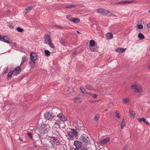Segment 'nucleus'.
Here are the masks:
<instances>
[{"mask_svg": "<svg viewBox=\"0 0 150 150\" xmlns=\"http://www.w3.org/2000/svg\"><path fill=\"white\" fill-rule=\"evenodd\" d=\"M50 127L49 125L42 123L41 125H38L37 130L40 134L46 133L50 130Z\"/></svg>", "mask_w": 150, "mask_h": 150, "instance_id": "f257e3e1", "label": "nucleus"}, {"mask_svg": "<svg viewBox=\"0 0 150 150\" xmlns=\"http://www.w3.org/2000/svg\"><path fill=\"white\" fill-rule=\"evenodd\" d=\"M66 135L69 140H72L77 136V132L74 129H72L70 132L66 133Z\"/></svg>", "mask_w": 150, "mask_h": 150, "instance_id": "f03ea898", "label": "nucleus"}, {"mask_svg": "<svg viewBox=\"0 0 150 150\" xmlns=\"http://www.w3.org/2000/svg\"><path fill=\"white\" fill-rule=\"evenodd\" d=\"M97 11L98 13L105 16H111L112 13L110 11L108 10H104L103 8H99L97 9Z\"/></svg>", "mask_w": 150, "mask_h": 150, "instance_id": "7ed1b4c3", "label": "nucleus"}, {"mask_svg": "<svg viewBox=\"0 0 150 150\" xmlns=\"http://www.w3.org/2000/svg\"><path fill=\"white\" fill-rule=\"evenodd\" d=\"M80 141L85 145H87L89 143V139L86 135L83 134L80 137Z\"/></svg>", "mask_w": 150, "mask_h": 150, "instance_id": "20e7f679", "label": "nucleus"}, {"mask_svg": "<svg viewBox=\"0 0 150 150\" xmlns=\"http://www.w3.org/2000/svg\"><path fill=\"white\" fill-rule=\"evenodd\" d=\"M131 87L135 92H140L142 91L141 86L137 83L132 84L131 86Z\"/></svg>", "mask_w": 150, "mask_h": 150, "instance_id": "39448f33", "label": "nucleus"}, {"mask_svg": "<svg viewBox=\"0 0 150 150\" xmlns=\"http://www.w3.org/2000/svg\"><path fill=\"white\" fill-rule=\"evenodd\" d=\"M54 116V115L52 113L47 111H46L44 114V116L45 118L48 120L52 119Z\"/></svg>", "mask_w": 150, "mask_h": 150, "instance_id": "423d86ee", "label": "nucleus"}, {"mask_svg": "<svg viewBox=\"0 0 150 150\" xmlns=\"http://www.w3.org/2000/svg\"><path fill=\"white\" fill-rule=\"evenodd\" d=\"M48 139L50 142L52 143V146H53V144L52 142H53L54 143L57 145L59 144L60 143L59 139L55 137H49Z\"/></svg>", "mask_w": 150, "mask_h": 150, "instance_id": "0eeeda50", "label": "nucleus"}, {"mask_svg": "<svg viewBox=\"0 0 150 150\" xmlns=\"http://www.w3.org/2000/svg\"><path fill=\"white\" fill-rule=\"evenodd\" d=\"M38 58L37 54L34 52H31L30 53V59L31 60L35 61Z\"/></svg>", "mask_w": 150, "mask_h": 150, "instance_id": "6e6552de", "label": "nucleus"}, {"mask_svg": "<svg viewBox=\"0 0 150 150\" xmlns=\"http://www.w3.org/2000/svg\"><path fill=\"white\" fill-rule=\"evenodd\" d=\"M74 144L76 147V148L77 149H80L83 146H82V143L81 142L78 140H76L74 141Z\"/></svg>", "mask_w": 150, "mask_h": 150, "instance_id": "1a4fd4ad", "label": "nucleus"}, {"mask_svg": "<svg viewBox=\"0 0 150 150\" xmlns=\"http://www.w3.org/2000/svg\"><path fill=\"white\" fill-rule=\"evenodd\" d=\"M57 117L62 121H64L67 120V118L62 113H59L58 114Z\"/></svg>", "mask_w": 150, "mask_h": 150, "instance_id": "9d476101", "label": "nucleus"}, {"mask_svg": "<svg viewBox=\"0 0 150 150\" xmlns=\"http://www.w3.org/2000/svg\"><path fill=\"white\" fill-rule=\"evenodd\" d=\"M137 120L139 122H144L147 125H149L150 124L149 122L146 120V118L144 117L137 118Z\"/></svg>", "mask_w": 150, "mask_h": 150, "instance_id": "9b49d317", "label": "nucleus"}, {"mask_svg": "<svg viewBox=\"0 0 150 150\" xmlns=\"http://www.w3.org/2000/svg\"><path fill=\"white\" fill-rule=\"evenodd\" d=\"M36 62L35 61L31 60L28 63V64L31 68H34L36 66Z\"/></svg>", "mask_w": 150, "mask_h": 150, "instance_id": "f8f14e48", "label": "nucleus"}, {"mask_svg": "<svg viewBox=\"0 0 150 150\" xmlns=\"http://www.w3.org/2000/svg\"><path fill=\"white\" fill-rule=\"evenodd\" d=\"M13 72V74L16 75L19 73L21 71V69L20 66L17 67L15 69L12 71Z\"/></svg>", "mask_w": 150, "mask_h": 150, "instance_id": "ddd939ff", "label": "nucleus"}, {"mask_svg": "<svg viewBox=\"0 0 150 150\" xmlns=\"http://www.w3.org/2000/svg\"><path fill=\"white\" fill-rule=\"evenodd\" d=\"M0 41H4L7 43H10V42L8 40V37L6 36H4L2 38L1 37Z\"/></svg>", "mask_w": 150, "mask_h": 150, "instance_id": "4468645a", "label": "nucleus"}, {"mask_svg": "<svg viewBox=\"0 0 150 150\" xmlns=\"http://www.w3.org/2000/svg\"><path fill=\"white\" fill-rule=\"evenodd\" d=\"M110 139L109 138H107L103 140H100L99 143L101 144H104L108 142L109 141Z\"/></svg>", "mask_w": 150, "mask_h": 150, "instance_id": "2eb2a0df", "label": "nucleus"}, {"mask_svg": "<svg viewBox=\"0 0 150 150\" xmlns=\"http://www.w3.org/2000/svg\"><path fill=\"white\" fill-rule=\"evenodd\" d=\"M129 112L131 117L134 119L136 116V114L131 109H130L129 110Z\"/></svg>", "mask_w": 150, "mask_h": 150, "instance_id": "dca6fc26", "label": "nucleus"}, {"mask_svg": "<svg viewBox=\"0 0 150 150\" xmlns=\"http://www.w3.org/2000/svg\"><path fill=\"white\" fill-rule=\"evenodd\" d=\"M45 38L46 43H48L51 41L50 36L49 35H46Z\"/></svg>", "mask_w": 150, "mask_h": 150, "instance_id": "f3484780", "label": "nucleus"}, {"mask_svg": "<svg viewBox=\"0 0 150 150\" xmlns=\"http://www.w3.org/2000/svg\"><path fill=\"white\" fill-rule=\"evenodd\" d=\"M53 112L54 114H59V113H60V110L59 109L56 108H54L53 109Z\"/></svg>", "mask_w": 150, "mask_h": 150, "instance_id": "a211bd4d", "label": "nucleus"}, {"mask_svg": "<svg viewBox=\"0 0 150 150\" xmlns=\"http://www.w3.org/2000/svg\"><path fill=\"white\" fill-rule=\"evenodd\" d=\"M105 37L106 39L109 40L112 38L113 35L112 33H108L106 34Z\"/></svg>", "mask_w": 150, "mask_h": 150, "instance_id": "6ab92c4d", "label": "nucleus"}, {"mask_svg": "<svg viewBox=\"0 0 150 150\" xmlns=\"http://www.w3.org/2000/svg\"><path fill=\"white\" fill-rule=\"evenodd\" d=\"M126 48H119L116 50V51L119 53H123L125 52Z\"/></svg>", "mask_w": 150, "mask_h": 150, "instance_id": "aec40b11", "label": "nucleus"}, {"mask_svg": "<svg viewBox=\"0 0 150 150\" xmlns=\"http://www.w3.org/2000/svg\"><path fill=\"white\" fill-rule=\"evenodd\" d=\"M132 2L131 1H121L120 2H118L117 3V4H121V5H123L124 4H128Z\"/></svg>", "mask_w": 150, "mask_h": 150, "instance_id": "412c9836", "label": "nucleus"}, {"mask_svg": "<svg viewBox=\"0 0 150 150\" xmlns=\"http://www.w3.org/2000/svg\"><path fill=\"white\" fill-rule=\"evenodd\" d=\"M69 20L75 23L79 22L80 21V20L78 18H72V19H69Z\"/></svg>", "mask_w": 150, "mask_h": 150, "instance_id": "4be33fe9", "label": "nucleus"}, {"mask_svg": "<svg viewBox=\"0 0 150 150\" xmlns=\"http://www.w3.org/2000/svg\"><path fill=\"white\" fill-rule=\"evenodd\" d=\"M13 74V72L12 71H10L7 74V80H9L11 77V75Z\"/></svg>", "mask_w": 150, "mask_h": 150, "instance_id": "5701e85b", "label": "nucleus"}, {"mask_svg": "<svg viewBox=\"0 0 150 150\" xmlns=\"http://www.w3.org/2000/svg\"><path fill=\"white\" fill-rule=\"evenodd\" d=\"M138 38L140 40H142L145 38L144 35L141 33H139L138 35Z\"/></svg>", "mask_w": 150, "mask_h": 150, "instance_id": "b1692460", "label": "nucleus"}, {"mask_svg": "<svg viewBox=\"0 0 150 150\" xmlns=\"http://www.w3.org/2000/svg\"><path fill=\"white\" fill-rule=\"evenodd\" d=\"M123 102L127 104L129 102V98H124L123 99Z\"/></svg>", "mask_w": 150, "mask_h": 150, "instance_id": "393cba45", "label": "nucleus"}, {"mask_svg": "<svg viewBox=\"0 0 150 150\" xmlns=\"http://www.w3.org/2000/svg\"><path fill=\"white\" fill-rule=\"evenodd\" d=\"M28 59L26 56H24L22 58V61L21 62L20 65H21L24 62H25Z\"/></svg>", "mask_w": 150, "mask_h": 150, "instance_id": "a878e982", "label": "nucleus"}, {"mask_svg": "<svg viewBox=\"0 0 150 150\" xmlns=\"http://www.w3.org/2000/svg\"><path fill=\"white\" fill-rule=\"evenodd\" d=\"M32 8V6H30L26 8H25L24 10L25 12V13H28V11L31 10Z\"/></svg>", "mask_w": 150, "mask_h": 150, "instance_id": "bb28decb", "label": "nucleus"}, {"mask_svg": "<svg viewBox=\"0 0 150 150\" xmlns=\"http://www.w3.org/2000/svg\"><path fill=\"white\" fill-rule=\"evenodd\" d=\"M95 44V41L93 40H90L89 42V45L91 47H93Z\"/></svg>", "mask_w": 150, "mask_h": 150, "instance_id": "cd10ccee", "label": "nucleus"}, {"mask_svg": "<svg viewBox=\"0 0 150 150\" xmlns=\"http://www.w3.org/2000/svg\"><path fill=\"white\" fill-rule=\"evenodd\" d=\"M50 52L47 50H45V54L47 56H49L50 55Z\"/></svg>", "mask_w": 150, "mask_h": 150, "instance_id": "c85d7f7f", "label": "nucleus"}, {"mask_svg": "<svg viewBox=\"0 0 150 150\" xmlns=\"http://www.w3.org/2000/svg\"><path fill=\"white\" fill-rule=\"evenodd\" d=\"M125 126V120L124 119H123L122 122L121 123V128L122 129L123 127Z\"/></svg>", "mask_w": 150, "mask_h": 150, "instance_id": "c756f323", "label": "nucleus"}, {"mask_svg": "<svg viewBox=\"0 0 150 150\" xmlns=\"http://www.w3.org/2000/svg\"><path fill=\"white\" fill-rule=\"evenodd\" d=\"M97 47H90V49L91 51H97Z\"/></svg>", "mask_w": 150, "mask_h": 150, "instance_id": "7c9ffc66", "label": "nucleus"}, {"mask_svg": "<svg viewBox=\"0 0 150 150\" xmlns=\"http://www.w3.org/2000/svg\"><path fill=\"white\" fill-rule=\"evenodd\" d=\"M80 89L81 91V92L84 94H86L87 93V92L85 90L84 88L83 87H80Z\"/></svg>", "mask_w": 150, "mask_h": 150, "instance_id": "2f4dec72", "label": "nucleus"}, {"mask_svg": "<svg viewBox=\"0 0 150 150\" xmlns=\"http://www.w3.org/2000/svg\"><path fill=\"white\" fill-rule=\"evenodd\" d=\"M86 88L87 89L91 90L93 89V88L90 85H88L86 86Z\"/></svg>", "mask_w": 150, "mask_h": 150, "instance_id": "473e14b6", "label": "nucleus"}, {"mask_svg": "<svg viewBox=\"0 0 150 150\" xmlns=\"http://www.w3.org/2000/svg\"><path fill=\"white\" fill-rule=\"evenodd\" d=\"M52 48H54V44L51 42V41L47 43Z\"/></svg>", "mask_w": 150, "mask_h": 150, "instance_id": "72a5a7b5", "label": "nucleus"}, {"mask_svg": "<svg viewBox=\"0 0 150 150\" xmlns=\"http://www.w3.org/2000/svg\"><path fill=\"white\" fill-rule=\"evenodd\" d=\"M16 30L18 32H22L23 31V28L19 27L17 28H16Z\"/></svg>", "mask_w": 150, "mask_h": 150, "instance_id": "f704fd0d", "label": "nucleus"}, {"mask_svg": "<svg viewBox=\"0 0 150 150\" xmlns=\"http://www.w3.org/2000/svg\"><path fill=\"white\" fill-rule=\"evenodd\" d=\"M143 25L142 24H138L137 25V28L138 29H141L143 28Z\"/></svg>", "mask_w": 150, "mask_h": 150, "instance_id": "c9c22d12", "label": "nucleus"}, {"mask_svg": "<svg viewBox=\"0 0 150 150\" xmlns=\"http://www.w3.org/2000/svg\"><path fill=\"white\" fill-rule=\"evenodd\" d=\"M61 123V122L59 120H57L55 121V122H54V125H57L58 126H59V125Z\"/></svg>", "mask_w": 150, "mask_h": 150, "instance_id": "e433bc0d", "label": "nucleus"}, {"mask_svg": "<svg viewBox=\"0 0 150 150\" xmlns=\"http://www.w3.org/2000/svg\"><path fill=\"white\" fill-rule=\"evenodd\" d=\"M74 101L76 102H79L81 101V99L79 98H75L74 99Z\"/></svg>", "mask_w": 150, "mask_h": 150, "instance_id": "4c0bfd02", "label": "nucleus"}, {"mask_svg": "<svg viewBox=\"0 0 150 150\" xmlns=\"http://www.w3.org/2000/svg\"><path fill=\"white\" fill-rule=\"evenodd\" d=\"M54 27L59 29H62L64 27L63 26H61L58 25H54Z\"/></svg>", "mask_w": 150, "mask_h": 150, "instance_id": "58836bf2", "label": "nucleus"}, {"mask_svg": "<svg viewBox=\"0 0 150 150\" xmlns=\"http://www.w3.org/2000/svg\"><path fill=\"white\" fill-rule=\"evenodd\" d=\"M81 150H88V149L86 146H83L81 148Z\"/></svg>", "mask_w": 150, "mask_h": 150, "instance_id": "ea45409f", "label": "nucleus"}, {"mask_svg": "<svg viewBox=\"0 0 150 150\" xmlns=\"http://www.w3.org/2000/svg\"><path fill=\"white\" fill-rule=\"evenodd\" d=\"M8 68L7 67H5L3 70V72L5 73H6L8 72Z\"/></svg>", "mask_w": 150, "mask_h": 150, "instance_id": "a19ab883", "label": "nucleus"}, {"mask_svg": "<svg viewBox=\"0 0 150 150\" xmlns=\"http://www.w3.org/2000/svg\"><path fill=\"white\" fill-rule=\"evenodd\" d=\"M74 7V5L71 4L68 6H67L66 7V8H71Z\"/></svg>", "mask_w": 150, "mask_h": 150, "instance_id": "79ce46f5", "label": "nucleus"}, {"mask_svg": "<svg viewBox=\"0 0 150 150\" xmlns=\"http://www.w3.org/2000/svg\"><path fill=\"white\" fill-rule=\"evenodd\" d=\"M99 116L98 115H95V118H94L95 120L96 121L98 120L99 119Z\"/></svg>", "mask_w": 150, "mask_h": 150, "instance_id": "37998d69", "label": "nucleus"}, {"mask_svg": "<svg viewBox=\"0 0 150 150\" xmlns=\"http://www.w3.org/2000/svg\"><path fill=\"white\" fill-rule=\"evenodd\" d=\"M27 134L30 139L32 138V134L28 132L27 133Z\"/></svg>", "mask_w": 150, "mask_h": 150, "instance_id": "c03bdc74", "label": "nucleus"}, {"mask_svg": "<svg viewBox=\"0 0 150 150\" xmlns=\"http://www.w3.org/2000/svg\"><path fill=\"white\" fill-rule=\"evenodd\" d=\"M115 114H116V117L117 118H120V116L119 114L118 113H117V112H115Z\"/></svg>", "mask_w": 150, "mask_h": 150, "instance_id": "a18cd8bd", "label": "nucleus"}, {"mask_svg": "<svg viewBox=\"0 0 150 150\" xmlns=\"http://www.w3.org/2000/svg\"><path fill=\"white\" fill-rule=\"evenodd\" d=\"M92 95L94 98H96L97 97V95L96 94H92Z\"/></svg>", "mask_w": 150, "mask_h": 150, "instance_id": "49530a36", "label": "nucleus"}, {"mask_svg": "<svg viewBox=\"0 0 150 150\" xmlns=\"http://www.w3.org/2000/svg\"><path fill=\"white\" fill-rule=\"evenodd\" d=\"M8 27L11 29H12L14 28V27L13 26L11 25H9Z\"/></svg>", "mask_w": 150, "mask_h": 150, "instance_id": "de8ad7c7", "label": "nucleus"}, {"mask_svg": "<svg viewBox=\"0 0 150 150\" xmlns=\"http://www.w3.org/2000/svg\"><path fill=\"white\" fill-rule=\"evenodd\" d=\"M147 26L148 28L150 27V23H149L147 24Z\"/></svg>", "mask_w": 150, "mask_h": 150, "instance_id": "09e8293b", "label": "nucleus"}, {"mask_svg": "<svg viewBox=\"0 0 150 150\" xmlns=\"http://www.w3.org/2000/svg\"><path fill=\"white\" fill-rule=\"evenodd\" d=\"M110 104V105L111 106H112L113 105V104L112 103H109Z\"/></svg>", "mask_w": 150, "mask_h": 150, "instance_id": "8fccbe9b", "label": "nucleus"}, {"mask_svg": "<svg viewBox=\"0 0 150 150\" xmlns=\"http://www.w3.org/2000/svg\"><path fill=\"white\" fill-rule=\"evenodd\" d=\"M87 93L88 94L90 95H92V94L91 93H90V92L88 93Z\"/></svg>", "mask_w": 150, "mask_h": 150, "instance_id": "3c124183", "label": "nucleus"}, {"mask_svg": "<svg viewBox=\"0 0 150 150\" xmlns=\"http://www.w3.org/2000/svg\"><path fill=\"white\" fill-rule=\"evenodd\" d=\"M74 150H79L78 149H77L76 148H75L74 149Z\"/></svg>", "mask_w": 150, "mask_h": 150, "instance_id": "603ef678", "label": "nucleus"}, {"mask_svg": "<svg viewBox=\"0 0 150 150\" xmlns=\"http://www.w3.org/2000/svg\"><path fill=\"white\" fill-rule=\"evenodd\" d=\"M1 37H1V35L0 34V40L1 39Z\"/></svg>", "mask_w": 150, "mask_h": 150, "instance_id": "864d4df0", "label": "nucleus"}, {"mask_svg": "<svg viewBox=\"0 0 150 150\" xmlns=\"http://www.w3.org/2000/svg\"><path fill=\"white\" fill-rule=\"evenodd\" d=\"M33 146H34V147H36V146L35 145H33Z\"/></svg>", "mask_w": 150, "mask_h": 150, "instance_id": "5fc2aeb1", "label": "nucleus"}, {"mask_svg": "<svg viewBox=\"0 0 150 150\" xmlns=\"http://www.w3.org/2000/svg\"><path fill=\"white\" fill-rule=\"evenodd\" d=\"M76 32L78 33H80L78 31H77Z\"/></svg>", "mask_w": 150, "mask_h": 150, "instance_id": "6e6d98bb", "label": "nucleus"}, {"mask_svg": "<svg viewBox=\"0 0 150 150\" xmlns=\"http://www.w3.org/2000/svg\"><path fill=\"white\" fill-rule=\"evenodd\" d=\"M149 69H150V64H149Z\"/></svg>", "mask_w": 150, "mask_h": 150, "instance_id": "4d7b16f0", "label": "nucleus"}, {"mask_svg": "<svg viewBox=\"0 0 150 150\" xmlns=\"http://www.w3.org/2000/svg\"><path fill=\"white\" fill-rule=\"evenodd\" d=\"M75 52H73V54H75Z\"/></svg>", "mask_w": 150, "mask_h": 150, "instance_id": "13d9d810", "label": "nucleus"}, {"mask_svg": "<svg viewBox=\"0 0 150 150\" xmlns=\"http://www.w3.org/2000/svg\"><path fill=\"white\" fill-rule=\"evenodd\" d=\"M149 12L150 13V9L149 10Z\"/></svg>", "mask_w": 150, "mask_h": 150, "instance_id": "bf43d9fd", "label": "nucleus"}, {"mask_svg": "<svg viewBox=\"0 0 150 150\" xmlns=\"http://www.w3.org/2000/svg\"><path fill=\"white\" fill-rule=\"evenodd\" d=\"M67 18L68 19V16L67 17Z\"/></svg>", "mask_w": 150, "mask_h": 150, "instance_id": "052dcab7", "label": "nucleus"}]
</instances>
